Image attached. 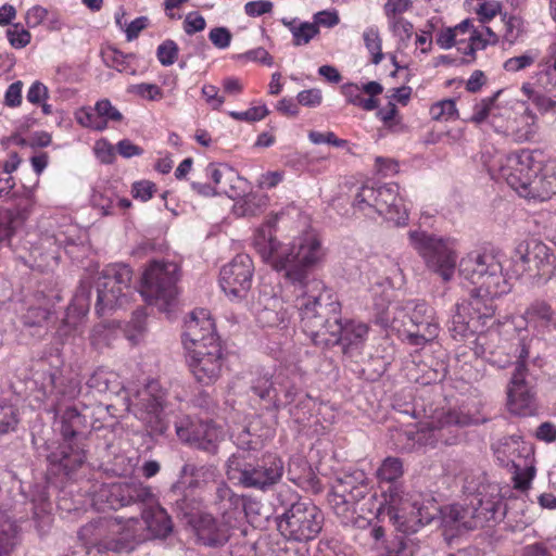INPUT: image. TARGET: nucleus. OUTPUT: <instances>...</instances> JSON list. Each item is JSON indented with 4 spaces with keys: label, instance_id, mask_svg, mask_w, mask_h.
I'll return each mask as SVG.
<instances>
[{
    "label": "nucleus",
    "instance_id": "f257e3e1",
    "mask_svg": "<svg viewBox=\"0 0 556 556\" xmlns=\"http://www.w3.org/2000/svg\"><path fill=\"white\" fill-rule=\"evenodd\" d=\"M253 244L263 258L275 270L282 273L286 285L292 288L295 306L309 319L313 306L330 294L324 282L311 277V270L318 266L325 255V249L317 233L306 231L295 237L290 243L279 242L269 224L260 227L253 239Z\"/></svg>",
    "mask_w": 556,
    "mask_h": 556
},
{
    "label": "nucleus",
    "instance_id": "f03ea898",
    "mask_svg": "<svg viewBox=\"0 0 556 556\" xmlns=\"http://www.w3.org/2000/svg\"><path fill=\"white\" fill-rule=\"evenodd\" d=\"M459 274L476 286L469 300L456 303L450 332L455 340L473 337L494 316L493 300L510 290L493 251H472L459 262Z\"/></svg>",
    "mask_w": 556,
    "mask_h": 556
},
{
    "label": "nucleus",
    "instance_id": "7ed1b4c3",
    "mask_svg": "<svg viewBox=\"0 0 556 556\" xmlns=\"http://www.w3.org/2000/svg\"><path fill=\"white\" fill-rule=\"evenodd\" d=\"M147 505L142 510V520L129 518L122 521L115 517H99L81 527L78 536L87 548L116 553H129L151 539H165L173 531L169 515L155 501Z\"/></svg>",
    "mask_w": 556,
    "mask_h": 556
},
{
    "label": "nucleus",
    "instance_id": "20e7f679",
    "mask_svg": "<svg viewBox=\"0 0 556 556\" xmlns=\"http://www.w3.org/2000/svg\"><path fill=\"white\" fill-rule=\"evenodd\" d=\"M318 302L321 306L312 305L313 316L309 319H306L303 312L300 313L302 330L311 338L312 344L321 348L337 344L351 348L365 343L369 330L366 324L350 320L342 325L337 316L340 304L331 293Z\"/></svg>",
    "mask_w": 556,
    "mask_h": 556
},
{
    "label": "nucleus",
    "instance_id": "39448f33",
    "mask_svg": "<svg viewBox=\"0 0 556 556\" xmlns=\"http://www.w3.org/2000/svg\"><path fill=\"white\" fill-rule=\"evenodd\" d=\"M374 496L368 478L363 471L357 470L336 479L328 494V503L341 523L365 528L370 522L358 514V506L362 505L359 511L363 513L364 506H367Z\"/></svg>",
    "mask_w": 556,
    "mask_h": 556
},
{
    "label": "nucleus",
    "instance_id": "423d86ee",
    "mask_svg": "<svg viewBox=\"0 0 556 556\" xmlns=\"http://www.w3.org/2000/svg\"><path fill=\"white\" fill-rule=\"evenodd\" d=\"M378 508V517L382 520L388 518L403 533L417 532L419 527L430 523L439 511L434 503L420 504L405 495L396 485L389 486Z\"/></svg>",
    "mask_w": 556,
    "mask_h": 556
},
{
    "label": "nucleus",
    "instance_id": "0eeeda50",
    "mask_svg": "<svg viewBox=\"0 0 556 556\" xmlns=\"http://www.w3.org/2000/svg\"><path fill=\"white\" fill-rule=\"evenodd\" d=\"M227 468L229 479L261 491L277 484L285 471L282 459L275 454H266L252 465L244 460L243 453H236L228 458Z\"/></svg>",
    "mask_w": 556,
    "mask_h": 556
},
{
    "label": "nucleus",
    "instance_id": "6e6552de",
    "mask_svg": "<svg viewBox=\"0 0 556 556\" xmlns=\"http://www.w3.org/2000/svg\"><path fill=\"white\" fill-rule=\"evenodd\" d=\"M64 442L48 456L66 475L80 467L86 460V451L80 442L87 420L75 407H67L60 418Z\"/></svg>",
    "mask_w": 556,
    "mask_h": 556
},
{
    "label": "nucleus",
    "instance_id": "1a4fd4ad",
    "mask_svg": "<svg viewBox=\"0 0 556 556\" xmlns=\"http://www.w3.org/2000/svg\"><path fill=\"white\" fill-rule=\"evenodd\" d=\"M178 279L176 263L154 261L143 273L140 293L150 305L168 313L176 303Z\"/></svg>",
    "mask_w": 556,
    "mask_h": 556
},
{
    "label": "nucleus",
    "instance_id": "9d476101",
    "mask_svg": "<svg viewBox=\"0 0 556 556\" xmlns=\"http://www.w3.org/2000/svg\"><path fill=\"white\" fill-rule=\"evenodd\" d=\"M353 207L365 215L377 213L393 220L397 226L405 225L408 218L396 184L362 186L355 194Z\"/></svg>",
    "mask_w": 556,
    "mask_h": 556
},
{
    "label": "nucleus",
    "instance_id": "9b49d317",
    "mask_svg": "<svg viewBox=\"0 0 556 556\" xmlns=\"http://www.w3.org/2000/svg\"><path fill=\"white\" fill-rule=\"evenodd\" d=\"M276 521L278 531L287 540L307 542L321 531L324 514L311 501H298L277 516Z\"/></svg>",
    "mask_w": 556,
    "mask_h": 556
},
{
    "label": "nucleus",
    "instance_id": "f8f14e48",
    "mask_svg": "<svg viewBox=\"0 0 556 556\" xmlns=\"http://www.w3.org/2000/svg\"><path fill=\"white\" fill-rule=\"evenodd\" d=\"M132 270L125 264H112L106 266L96 281L97 312L123 307L129 302Z\"/></svg>",
    "mask_w": 556,
    "mask_h": 556
},
{
    "label": "nucleus",
    "instance_id": "ddd939ff",
    "mask_svg": "<svg viewBox=\"0 0 556 556\" xmlns=\"http://www.w3.org/2000/svg\"><path fill=\"white\" fill-rule=\"evenodd\" d=\"M410 244L424 257L427 267L448 281L456 267V253L448 241L426 233L425 231H409Z\"/></svg>",
    "mask_w": 556,
    "mask_h": 556
},
{
    "label": "nucleus",
    "instance_id": "4468645a",
    "mask_svg": "<svg viewBox=\"0 0 556 556\" xmlns=\"http://www.w3.org/2000/svg\"><path fill=\"white\" fill-rule=\"evenodd\" d=\"M530 350H520L516 368L507 388L508 410L518 416H531L538 409L534 384L528 380Z\"/></svg>",
    "mask_w": 556,
    "mask_h": 556
},
{
    "label": "nucleus",
    "instance_id": "2eb2a0df",
    "mask_svg": "<svg viewBox=\"0 0 556 556\" xmlns=\"http://www.w3.org/2000/svg\"><path fill=\"white\" fill-rule=\"evenodd\" d=\"M516 267L521 268L530 279L549 280L556 269V256L553 250L539 240L520 243L513 256Z\"/></svg>",
    "mask_w": 556,
    "mask_h": 556
},
{
    "label": "nucleus",
    "instance_id": "dca6fc26",
    "mask_svg": "<svg viewBox=\"0 0 556 556\" xmlns=\"http://www.w3.org/2000/svg\"><path fill=\"white\" fill-rule=\"evenodd\" d=\"M470 415L459 409L434 410L421 427L426 442L431 445H454L460 440L459 429L471 425Z\"/></svg>",
    "mask_w": 556,
    "mask_h": 556
},
{
    "label": "nucleus",
    "instance_id": "f3484780",
    "mask_svg": "<svg viewBox=\"0 0 556 556\" xmlns=\"http://www.w3.org/2000/svg\"><path fill=\"white\" fill-rule=\"evenodd\" d=\"M544 153L540 150L521 149L506 155L497 168V178L503 179L516 192L525 187L533 173L543 163Z\"/></svg>",
    "mask_w": 556,
    "mask_h": 556
},
{
    "label": "nucleus",
    "instance_id": "a211bd4d",
    "mask_svg": "<svg viewBox=\"0 0 556 556\" xmlns=\"http://www.w3.org/2000/svg\"><path fill=\"white\" fill-rule=\"evenodd\" d=\"M156 391L157 383L150 382L129 399V407H132L135 416L152 432L164 434L169 422L163 412V395Z\"/></svg>",
    "mask_w": 556,
    "mask_h": 556
},
{
    "label": "nucleus",
    "instance_id": "6ab92c4d",
    "mask_svg": "<svg viewBox=\"0 0 556 556\" xmlns=\"http://www.w3.org/2000/svg\"><path fill=\"white\" fill-rule=\"evenodd\" d=\"M500 507L501 501L483 500L476 496L468 505H451L445 521L455 525L458 530L482 528L496 519Z\"/></svg>",
    "mask_w": 556,
    "mask_h": 556
},
{
    "label": "nucleus",
    "instance_id": "aec40b11",
    "mask_svg": "<svg viewBox=\"0 0 556 556\" xmlns=\"http://www.w3.org/2000/svg\"><path fill=\"white\" fill-rule=\"evenodd\" d=\"M105 503L108 508L118 509L132 504H151L154 494L150 486L135 480L101 485L97 492V503Z\"/></svg>",
    "mask_w": 556,
    "mask_h": 556
},
{
    "label": "nucleus",
    "instance_id": "412c9836",
    "mask_svg": "<svg viewBox=\"0 0 556 556\" xmlns=\"http://www.w3.org/2000/svg\"><path fill=\"white\" fill-rule=\"evenodd\" d=\"M492 127L515 143L532 140L539 129L538 117L528 108L522 111L505 110L503 114H493Z\"/></svg>",
    "mask_w": 556,
    "mask_h": 556
},
{
    "label": "nucleus",
    "instance_id": "4be33fe9",
    "mask_svg": "<svg viewBox=\"0 0 556 556\" xmlns=\"http://www.w3.org/2000/svg\"><path fill=\"white\" fill-rule=\"evenodd\" d=\"M407 312L415 330H405L404 343L409 345L434 344L439 336V325L434 320V311L424 301H408L402 307Z\"/></svg>",
    "mask_w": 556,
    "mask_h": 556
},
{
    "label": "nucleus",
    "instance_id": "5701e85b",
    "mask_svg": "<svg viewBox=\"0 0 556 556\" xmlns=\"http://www.w3.org/2000/svg\"><path fill=\"white\" fill-rule=\"evenodd\" d=\"M253 262L248 254L236 255L220 269L219 283L230 299H243L252 286Z\"/></svg>",
    "mask_w": 556,
    "mask_h": 556
},
{
    "label": "nucleus",
    "instance_id": "b1692460",
    "mask_svg": "<svg viewBox=\"0 0 556 556\" xmlns=\"http://www.w3.org/2000/svg\"><path fill=\"white\" fill-rule=\"evenodd\" d=\"M178 438L208 453H216L223 429L211 421H191L186 418L175 424Z\"/></svg>",
    "mask_w": 556,
    "mask_h": 556
},
{
    "label": "nucleus",
    "instance_id": "393cba45",
    "mask_svg": "<svg viewBox=\"0 0 556 556\" xmlns=\"http://www.w3.org/2000/svg\"><path fill=\"white\" fill-rule=\"evenodd\" d=\"M552 320L553 314L549 305L544 302L531 304L521 317L520 323H516V328L526 323V328L519 329L521 348H528L532 344L539 345L545 332L551 331Z\"/></svg>",
    "mask_w": 556,
    "mask_h": 556
},
{
    "label": "nucleus",
    "instance_id": "a878e982",
    "mask_svg": "<svg viewBox=\"0 0 556 556\" xmlns=\"http://www.w3.org/2000/svg\"><path fill=\"white\" fill-rule=\"evenodd\" d=\"M181 339L186 346L188 344L202 348L219 345V337L215 333L208 311L199 308L189 314L184 325Z\"/></svg>",
    "mask_w": 556,
    "mask_h": 556
},
{
    "label": "nucleus",
    "instance_id": "bb28decb",
    "mask_svg": "<svg viewBox=\"0 0 556 556\" xmlns=\"http://www.w3.org/2000/svg\"><path fill=\"white\" fill-rule=\"evenodd\" d=\"M135 332L131 330H122L113 325L100 324L93 327L90 333V344L94 348L111 345L117 341L123 334L128 339L129 344L138 345L143 343L144 333V315L142 312H136L132 318Z\"/></svg>",
    "mask_w": 556,
    "mask_h": 556
},
{
    "label": "nucleus",
    "instance_id": "cd10ccee",
    "mask_svg": "<svg viewBox=\"0 0 556 556\" xmlns=\"http://www.w3.org/2000/svg\"><path fill=\"white\" fill-rule=\"evenodd\" d=\"M518 194L539 201L551 199L556 194V164L545 161L544 156L543 163L538 167V173H533Z\"/></svg>",
    "mask_w": 556,
    "mask_h": 556
},
{
    "label": "nucleus",
    "instance_id": "c85d7f7f",
    "mask_svg": "<svg viewBox=\"0 0 556 556\" xmlns=\"http://www.w3.org/2000/svg\"><path fill=\"white\" fill-rule=\"evenodd\" d=\"M215 350H189L187 362L194 378L202 383L210 384L219 374L222 366V354Z\"/></svg>",
    "mask_w": 556,
    "mask_h": 556
},
{
    "label": "nucleus",
    "instance_id": "c756f323",
    "mask_svg": "<svg viewBox=\"0 0 556 556\" xmlns=\"http://www.w3.org/2000/svg\"><path fill=\"white\" fill-rule=\"evenodd\" d=\"M68 244H75V239L66 232L45 233L34 244L30 254L38 267H47L51 262H58L61 247Z\"/></svg>",
    "mask_w": 556,
    "mask_h": 556
},
{
    "label": "nucleus",
    "instance_id": "7c9ffc66",
    "mask_svg": "<svg viewBox=\"0 0 556 556\" xmlns=\"http://www.w3.org/2000/svg\"><path fill=\"white\" fill-rule=\"evenodd\" d=\"M193 527L198 541L203 545L218 546L227 541L226 530L217 525L212 515H200Z\"/></svg>",
    "mask_w": 556,
    "mask_h": 556
},
{
    "label": "nucleus",
    "instance_id": "2f4dec72",
    "mask_svg": "<svg viewBox=\"0 0 556 556\" xmlns=\"http://www.w3.org/2000/svg\"><path fill=\"white\" fill-rule=\"evenodd\" d=\"M60 376L58 371L48 372L42 375L41 384L39 388V392L41 395H38L37 399L40 401H45L47 399L52 397L53 395H61L70 399H74L80 392L79 382L75 380H71L70 384L65 388L61 387Z\"/></svg>",
    "mask_w": 556,
    "mask_h": 556
},
{
    "label": "nucleus",
    "instance_id": "473e14b6",
    "mask_svg": "<svg viewBox=\"0 0 556 556\" xmlns=\"http://www.w3.org/2000/svg\"><path fill=\"white\" fill-rule=\"evenodd\" d=\"M536 85L546 93L556 96V43L551 45L546 55L539 63Z\"/></svg>",
    "mask_w": 556,
    "mask_h": 556
},
{
    "label": "nucleus",
    "instance_id": "72a5a7b5",
    "mask_svg": "<svg viewBox=\"0 0 556 556\" xmlns=\"http://www.w3.org/2000/svg\"><path fill=\"white\" fill-rule=\"evenodd\" d=\"M377 287V289L372 288V292L374 294H378V289H381L380 293L382 294V303L380 304L376 302L375 304V320L377 324L381 325L383 329H387V327L395 323L397 319V317L393 315V309L391 311L390 308L392 288L389 277H386L383 281H378Z\"/></svg>",
    "mask_w": 556,
    "mask_h": 556
},
{
    "label": "nucleus",
    "instance_id": "f704fd0d",
    "mask_svg": "<svg viewBox=\"0 0 556 556\" xmlns=\"http://www.w3.org/2000/svg\"><path fill=\"white\" fill-rule=\"evenodd\" d=\"M287 319V311L282 308V303L277 298L270 299L269 303L257 313V321L264 327H278Z\"/></svg>",
    "mask_w": 556,
    "mask_h": 556
},
{
    "label": "nucleus",
    "instance_id": "c9c22d12",
    "mask_svg": "<svg viewBox=\"0 0 556 556\" xmlns=\"http://www.w3.org/2000/svg\"><path fill=\"white\" fill-rule=\"evenodd\" d=\"M87 386L97 392H115L119 388L118 376L111 370L97 369L87 381Z\"/></svg>",
    "mask_w": 556,
    "mask_h": 556
},
{
    "label": "nucleus",
    "instance_id": "e433bc0d",
    "mask_svg": "<svg viewBox=\"0 0 556 556\" xmlns=\"http://www.w3.org/2000/svg\"><path fill=\"white\" fill-rule=\"evenodd\" d=\"M223 184L217 189V193L225 194L230 199L240 198L247 189V180L243 179L237 170L229 166Z\"/></svg>",
    "mask_w": 556,
    "mask_h": 556
},
{
    "label": "nucleus",
    "instance_id": "4c0bfd02",
    "mask_svg": "<svg viewBox=\"0 0 556 556\" xmlns=\"http://www.w3.org/2000/svg\"><path fill=\"white\" fill-rule=\"evenodd\" d=\"M403 463L397 457H387L377 469V478L380 482H395L403 476Z\"/></svg>",
    "mask_w": 556,
    "mask_h": 556
},
{
    "label": "nucleus",
    "instance_id": "58836bf2",
    "mask_svg": "<svg viewBox=\"0 0 556 556\" xmlns=\"http://www.w3.org/2000/svg\"><path fill=\"white\" fill-rule=\"evenodd\" d=\"M362 91L361 87L355 84H346L342 87V93L349 103L357 105L365 111L377 109L378 101L375 98H364Z\"/></svg>",
    "mask_w": 556,
    "mask_h": 556
},
{
    "label": "nucleus",
    "instance_id": "ea45409f",
    "mask_svg": "<svg viewBox=\"0 0 556 556\" xmlns=\"http://www.w3.org/2000/svg\"><path fill=\"white\" fill-rule=\"evenodd\" d=\"M76 122L85 128H89L94 131H103L106 129V124L100 119L99 112L94 110V106H83L75 112Z\"/></svg>",
    "mask_w": 556,
    "mask_h": 556
},
{
    "label": "nucleus",
    "instance_id": "a19ab883",
    "mask_svg": "<svg viewBox=\"0 0 556 556\" xmlns=\"http://www.w3.org/2000/svg\"><path fill=\"white\" fill-rule=\"evenodd\" d=\"M483 31L486 35L484 38L483 33L480 31H471L469 35V43L464 49L465 54L473 55L475 51L478 49H483L486 45H494L498 41V36L493 31L492 28L484 26Z\"/></svg>",
    "mask_w": 556,
    "mask_h": 556
},
{
    "label": "nucleus",
    "instance_id": "79ce46f5",
    "mask_svg": "<svg viewBox=\"0 0 556 556\" xmlns=\"http://www.w3.org/2000/svg\"><path fill=\"white\" fill-rule=\"evenodd\" d=\"M267 205V198L250 193L236 204V211L243 216H255Z\"/></svg>",
    "mask_w": 556,
    "mask_h": 556
},
{
    "label": "nucleus",
    "instance_id": "37998d69",
    "mask_svg": "<svg viewBox=\"0 0 556 556\" xmlns=\"http://www.w3.org/2000/svg\"><path fill=\"white\" fill-rule=\"evenodd\" d=\"M498 94H500V91L496 92L493 97L482 99L480 102H478L473 106V113L470 118L471 122H473L476 124H481L488 117H490L491 118L490 123L492 124V115L493 114H503V112H500L495 105V100Z\"/></svg>",
    "mask_w": 556,
    "mask_h": 556
},
{
    "label": "nucleus",
    "instance_id": "c03bdc74",
    "mask_svg": "<svg viewBox=\"0 0 556 556\" xmlns=\"http://www.w3.org/2000/svg\"><path fill=\"white\" fill-rule=\"evenodd\" d=\"M431 118L438 122H448L458 117L455 101L453 99L441 100L430 108Z\"/></svg>",
    "mask_w": 556,
    "mask_h": 556
},
{
    "label": "nucleus",
    "instance_id": "a18cd8bd",
    "mask_svg": "<svg viewBox=\"0 0 556 556\" xmlns=\"http://www.w3.org/2000/svg\"><path fill=\"white\" fill-rule=\"evenodd\" d=\"M363 39L367 50L372 55V63L379 64L383 59L381 49V38L379 31L375 27H369L363 33Z\"/></svg>",
    "mask_w": 556,
    "mask_h": 556
},
{
    "label": "nucleus",
    "instance_id": "49530a36",
    "mask_svg": "<svg viewBox=\"0 0 556 556\" xmlns=\"http://www.w3.org/2000/svg\"><path fill=\"white\" fill-rule=\"evenodd\" d=\"M17 424V409L11 404L0 403V437L14 431Z\"/></svg>",
    "mask_w": 556,
    "mask_h": 556
},
{
    "label": "nucleus",
    "instance_id": "de8ad7c7",
    "mask_svg": "<svg viewBox=\"0 0 556 556\" xmlns=\"http://www.w3.org/2000/svg\"><path fill=\"white\" fill-rule=\"evenodd\" d=\"M75 307H70L66 314V318L63 320L62 325L59 327L56 331V336L59 338L60 344H76V334L78 332L77 323L71 321L72 312Z\"/></svg>",
    "mask_w": 556,
    "mask_h": 556
},
{
    "label": "nucleus",
    "instance_id": "09e8293b",
    "mask_svg": "<svg viewBox=\"0 0 556 556\" xmlns=\"http://www.w3.org/2000/svg\"><path fill=\"white\" fill-rule=\"evenodd\" d=\"M319 34V28L309 22L299 23L296 28L292 29L293 45L304 46Z\"/></svg>",
    "mask_w": 556,
    "mask_h": 556
},
{
    "label": "nucleus",
    "instance_id": "8fccbe9b",
    "mask_svg": "<svg viewBox=\"0 0 556 556\" xmlns=\"http://www.w3.org/2000/svg\"><path fill=\"white\" fill-rule=\"evenodd\" d=\"M539 56V52L536 50H528L521 55L509 58L504 63V68L507 72H519L531 66Z\"/></svg>",
    "mask_w": 556,
    "mask_h": 556
},
{
    "label": "nucleus",
    "instance_id": "3c124183",
    "mask_svg": "<svg viewBox=\"0 0 556 556\" xmlns=\"http://www.w3.org/2000/svg\"><path fill=\"white\" fill-rule=\"evenodd\" d=\"M178 52L177 43L174 40L167 39L157 47L156 56L163 66H170L176 62Z\"/></svg>",
    "mask_w": 556,
    "mask_h": 556
},
{
    "label": "nucleus",
    "instance_id": "603ef678",
    "mask_svg": "<svg viewBox=\"0 0 556 556\" xmlns=\"http://www.w3.org/2000/svg\"><path fill=\"white\" fill-rule=\"evenodd\" d=\"M94 110L99 112L100 119L106 125L109 122H121L123 119V114L108 99L97 101Z\"/></svg>",
    "mask_w": 556,
    "mask_h": 556
},
{
    "label": "nucleus",
    "instance_id": "864d4df0",
    "mask_svg": "<svg viewBox=\"0 0 556 556\" xmlns=\"http://www.w3.org/2000/svg\"><path fill=\"white\" fill-rule=\"evenodd\" d=\"M7 37L11 46L16 49L24 48L30 41V33L23 28L20 24H14L7 30Z\"/></svg>",
    "mask_w": 556,
    "mask_h": 556
},
{
    "label": "nucleus",
    "instance_id": "5fc2aeb1",
    "mask_svg": "<svg viewBox=\"0 0 556 556\" xmlns=\"http://www.w3.org/2000/svg\"><path fill=\"white\" fill-rule=\"evenodd\" d=\"M389 26L392 33L401 40L409 39L413 34V24L403 18L402 16L388 18Z\"/></svg>",
    "mask_w": 556,
    "mask_h": 556
},
{
    "label": "nucleus",
    "instance_id": "6e6d98bb",
    "mask_svg": "<svg viewBox=\"0 0 556 556\" xmlns=\"http://www.w3.org/2000/svg\"><path fill=\"white\" fill-rule=\"evenodd\" d=\"M268 114L265 105L254 106L244 112H229V115L237 121L255 122L263 119Z\"/></svg>",
    "mask_w": 556,
    "mask_h": 556
},
{
    "label": "nucleus",
    "instance_id": "4d7b16f0",
    "mask_svg": "<svg viewBox=\"0 0 556 556\" xmlns=\"http://www.w3.org/2000/svg\"><path fill=\"white\" fill-rule=\"evenodd\" d=\"M49 16V10L41 5H34L27 10L25 14V22L29 28H35L43 22Z\"/></svg>",
    "mask_w": 556,
    "mask_h": 556
},
{
    "label": "nucleus",
    "instance_id": "13d9d810",
    "mask_svg": "<svg viewBox=\"0 0 556 556\" xmlns=\"http://www.w3.org/2000/svg\"><path fill=\"white\" fill-rule=\"evenodd\" d=\"M274 3L269 0L250 1L244 5V12L251 17H257L273 11Z\"/></svg>",
    "mask_w": 556,
    "mask_h": 556
},
{
    "label": "nucleus",
    "instance_id": "bf43d9fd",
    "mask_svg": "<svg viewBox=\"0 0 556 556\" xmlns=\"http://www.w3.org/2000/svg\"><path fill=\"white\" fill-rule=\"evenodd\" d=\"M308 138L314 144L328 143L338 148L344 147L346 144L345 140L337 138V136L332 131L324 134L313 130L309 131Z\"/></svg>",
    "mask_w": 556,
    "mask_h": 556
},
{
    "label": "nucleus",
    "instance_id": "052dcab7",
    "mask_svg": "<svg viewBox=\"0 0 556 556\" xmlns=\"http://www.w3.org/2000/svg\"><path fill=\"white\" fill-rule=\"evenodd\" d=\"M412 5L410 0H387L384 13L387 18H395L406 12Z\"/></svg>",
    "mask_w": 556,
    "mask_h": 556
},
{
    "label": "nucleus",
    "instance_id": "680f3d73",
    "mask_svg": "<svg viewBox=\"0 0 556 556\" xmlns=\"http://www.w3.org/2000/svg\"><path fill=\"white\" fill-rule=\"evenodd\" d=\"M156 191L155 184L149 180H142L132 185V195L136 199H140L146 202L150 200Z\"/></svg>",
    "mask_w": 556,
    "mask_h": 556
},
{
    "label": "nucleus",
    "instance_id": "e2e57ef3",
    "mask_svg": "<svg viewBox=\"0 0 556 556\" xmlns=\"http://www.w3.org/2000/svg\"><path fill=\"white\" fill-rule=\"evenodd\" d=\"M202 94L207 104L213 110H219L225 102V98L219 94V90L216 86L206 84L202 87Z\"/></svg>",
    "mask_w": 556,
    "mask_h": 556
},
{
    "label": "nucleus",
    "instance_id": "0e129e2a",
    "mask_svg": "<svg viewBox=\"0 0 556 556\" xmlns=\"http://www.w3.org/2000/svg\"><path fill=\"white\" fill-rule=\"evenodd\" d=\"M231 37V33L225 27H215L208 34L210 40L218 49L229 47Z\"/></svg>",
    "mask_w": 556,
    "mask_h": 556
},
{
    "label": "nucleus",
    "instance_id": "69168bd1",
    "mask_svg": "<svg viewBox=\"0 0 556 556\" xmlns=\"http://www.w3.org/2000/svg\"><path fill=\"white\" fill-rule=\"evenodd\" d=\"M313 20H314L313 24H315L318 28H319V26L332 28L336 25H338L340 22L339 14L334 10L333 11H327V10L319 11L314 14Z\"/></svg>",
    "mask_w": 556,
    "mask_h": 556
},
{
    "label": "nucleus",
    "instance_id": "338daca9",
    "mask_svg": "<svg viewBox=\"0 0 556 556\" xmlns=\"http://www.w3.org/2000/svg\"><path fill=\"white\" fill-rule=\"evenodd\" d=\"M49 97V91L46 85L41 81H35L27 91V101L33 104H40Z\"/></svg>",
    "mask_w": 556,
    "mask_h": 556
},
{
    "label": "nucleus",
    "instance_id": "774afa93",
    "mask_svg": "<svg viewBox=\"0 0 556 556\" xmlns=\"http://www.w3.org/2000/svg\"><path fill=\"white\" fill-rule=\"evenodd\" d=\"M205 20L202 15L197 12H190L187 14L184 21V30L188 35L201 31L205 28Z\"/></svg>",
    "mask_w": 556,
    "mask_h": 556
}]
</instances>
